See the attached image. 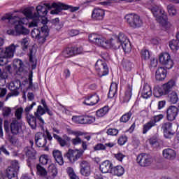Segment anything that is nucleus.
I'll list each match as a JSON object with an SVG mask.
<instances>
[{
    "label": "nucleus",
    "mask_w": 179,
    "mask_h": 179,
    "mask_svg": "<svg viewBox=\"0 0 179 179\" xmlns=\"http://www.w3.org/2000/svg\"><path fill=\"white\" fill-rule=\"evenodd\" d=\"M116 38L117 41L113 38L107 40L106 38L96 34H92L89 36V41L90 43L98 45V47H101V48H104L105 50L108 48L118 50L120 48L122 44L128 41V38L122 32H120Z\"/></svg>",
    "instance_id": "1"
},
{
    "label": "nucleus",
    "mask_w": 179,
    "mask_h": 179,
    "mask_svg": "<svg viewBox=\"0 0 179 179\" xmlns=\"http://www.w3.org/2000/svg\"><path fill=\"white\" fill-rule=\"evenodd\" d=\"M52 135L54 139L57 141V143H59V145H60V146H62V148H64V146H66V145H68L67 142H71L73 146H78V145H81V148H83L81 150H83L84 153L85 150H87V142L83 141L82 138H80V137L83 135V133L82 131H80L78 133V135H76V138H73L72 140H71V137L66 135L63 136V138L64 139L59 136L58 134H55L53 133Z\"/></svg>",
    "instance_id": "2"
},
{
    "label": "nucleus",
    "mask_w": 179,
    "mask_h": 179,
    "mask_svg": "<svg viewBox=\"0 0 179 179\" xmlns=\"http://www.w3.org/2000/svg\"><path fill=\"white\" fill-rule=\"evenodd\" d=\"M41 17L42 19L41 23L43 26L41 28H34L31 31V36L32 38L37 40L40 44H44L45 43V40H47V37L50 36V29L47 25V23H48V18L45 16Z\"/></svg>",
    "instance_id": "3"
},
{
    "label": "nucleus",
    "mask_w": 179,
    "mask_h": 179,
    "mask_svg": "<svg viewBox=\"0 0 179 179\" xmlns=\"http://www.w3.org/2000/svg\"><path fill=\"white\" fill-rule=\"evenodd\" d=\"M174 86H176V80L171 79L161 87H155L153 95L157 99L162 97V96H166V94H169L173 90Z\"/></svg>",
    "instance_id": "4"
},
{
    "label": "nucleus",
    "mask_w": 179,
    "mask_h": 179,
    "mask_svg": "<svg viewBox=\"0 0 179 179\" xmlns=\"http://www.w3.org/2000/svg\"><path fill=\"white\" fill-rule=\"evenodd\" d=\"M151 12L153 16L155 17V20H157V23H159L163 27L167 26L169 17H167V13L163 8L157 6H152Z\"/></svg>",
    "instance_id": "5"
},
{
    "label": "nucleus",
    "mask_w": 179,
    "mask_h": 179,
    "mask_svg": "<svg viewBox=\"0 0 179 179\" xmlns=\"http://www.w3.org/2000/svg\"><path fill=\"white\" fill-rule=\"evenodd\" d=\"M13 23H17V24H15L14 27L15 29H10L7 30V34H8V36H27V34L30 33V30L27 29L26 27H24V26H23V21H14Z\"/></svg>",
    "instance_id": "6"
},
{
    "label": "nucleus",
    "mask_w": 179,
    "mask_h": 179,
    "mask_svg": "<svg viewBox=\"0 0 179 179\" xmlns=\"http://www.w3.org/2000/svg\"><path fill=\"white\" fill-rule=\"evenodd\" d=\"M80 54H83V47L82 46L67 47L62 52L64 58H71V57L80 55Z\"/></svg>",
    "instance_id": "7"
},
{
    "label": "nucleus",
    "mask_w": 179,
    "mask_h": 179,
    "mask_svg": "<svg viewBox=\"0 0 179 179\" xmlns=\"http://www.w3.org/2000/svg\"><path fill=\"white\" fill-rule=\"evenodd\" d=\"M124 19L127 20L130 27L136 29V27H141L143 23L141 17L135 13L127 14L125 15Z\"/></svg>",
    "instance_id": "8"
},
{
    "label": "nucleus",
    "mask_w": 179,
    "mask_h": 179,
    "mask_svg": "<svg viewBox=\"0 0 179 179\" xmlns=\"http://www.w3.org/2000/svg\"><path fill=\"white\" fill-rule=\"evenodd\" d=\"M75 124H80L83 125L93 124L96 122V117L92 115H74L71 118Z\"/></svg>",
    "instance_id": "9"
},
{
    "label": "nucleus",
    "mask_w": 179,
    "mask_h": 179,
    "mask_svg": "<svg viewBox=\"0 0 179 179\" xmlns=\"http://www.w3.org/2000/svg\"><path fill=\"white\" fill-rule=\"evenodd\" d=\"M159 63L163 65L166 69H171L174 66V62L169 52L162 53L159 57Z\"/></svg>",
    "instance_id": "10"
},
{
    "label": "nucleus",
    "mask_w": 179,
    "mask_h": 179,
    "mask_svg": "<svg viewBox=\"0 0 179 179\" xmlns=\"http://www.w3.org/2000/svg\"><path fill=\"white\" fill-rule=\"evenodd\" d=\"M19 171V164L17 161L12 162L11 166H8L6 170V177L8 179H19L17 178V172Z\"/></svg>",
    "instance_id": "11"
},
{
    "label": "nucleus",
    "mask_w": 179,
    "mask_h": 179,
    "mask_svg": "<svg viewBox=\"0 0 179 179\" xmlns=\"http://www.w3.org/2000/svg\"><path fill=\"white\" fill-rule=\"evenodd\" d=\"M83 150H71L64 155V157H67L70 163H75V162L79 160L82 156H83Z\"/></svg>",
    "instance_id": "12"
},
{
    "label": "nucleus",
    "mask_w": 179,
    "mask_h": 179,
    "mask_svg": "<svg viewBox=\"0 0 179 179\" xmlns=\"http://www.w3.org/2000/svg\"><path fill=\"white\" fill-rule=\"evenodd\" d=\"M137 163L141 167H148V166H150L152 163H153V158L150 155L146 153L140 154L137 158Z\"/></svg>",
    "instance_id": "13"
},
{
    "label": "nucleus",
    "mask_w": 179,
    "mask_h": 179,
    "mask_svg": "<svg viewBox=\"0 0 179 179\" xmlns=\"http://www.w3.org/2000/svg\"><path fill=\"white\" fill-rule=\"evenodd\" d=\"M95 69L96 72H98V75L99 76L103 77L107 76L109 72L108 66H107V63L106 62L99 59L95 64Z\"/></svg>",
    "instance_id": "14"
},
{
    "label": "nucleus",
    "mask_w": 179,
    "mask_h": 179,
    "mask_svg": "<svg viewBox=\"0 0 179 179\" xmlns=\"http://www.w3.org/2000/svg\"><path fill=\"white\" fill-rule=\"evenodd\" d=\"M36 13H34V17H45L48 13V10L51 9V5L50 3H43V5H38L36 6Z\"/></svg>",
    "instance_id": "15"
},
{
    "label": "nucleus",
    "mask_w": 179,
    "mask_h": 179,
    "mask_svg": "<svg viewBox=\"0 0 179 179\" xmlns=\"http://www.w3.org/2000/svg\"><path fill=\"white\" fill-rule=\"evenodd\" d=\"M24 152L25 153L28 159H27V166L29 167V169H31V164H33V162L36 160V155L37 152H36V150L31 147H26L24 149Z\"/></svg>",
    "instance_id": "16"
},
{
    "label": "nucleus",
    "mask_w": 179,
    "mask_h": 179,
    "mask_svg": "<svg viewBox=\"0 0 179 179\" xmlns=\"http://www.w3.org/2000/svg\"><path fill=\"white\" fill-rule=\"evenodd\" d=\"M35 143L38 148H45L46 152L50 150L48 147H45L47 145V140H45L44 133L38 132L35 134Z\"/></svg>",
    "instance_id": "17"
},
{
    "label": "nucleus",
    "mask_w": 179,
    "mask_h": 179,
    "mask_svg": "<svg viewBox=\"0 0 179 179\" xmlns=\"http://www.w3.org/2000/svg\"><path fill=\"white\" fill-rule=\"evenodd\" d=\"M179 109L176 106H170L166 110V120L173 122L178 115Z\"/></svg>",
    "instance_id": "18"
},
{
    "label": "nucleus",
    "mask_w": 179,
    "mask_h": 179,
    "mask_svg": "<svg viewBox=\"0 0 179 179\" xmlns=\"http://www.w3.org/2000/svg\"><path fill=\"white\" fill-rule=\"evenodd\" d=\"M84 99L83 104H85V106H96L100 101V97L96 93L89 94Z\"/></svg>",
    "instance_id": "19"
},
{
    "label": "nucleus",
    "mask_w": 179,
    "mask_h": 179,
    "mask_svg": "<svg viewBox=\"0 0 179 179\" xmlns=\"http://www.w3.org/2000/svg\"><path fill=\"white\" fill-rule=\"evenodd\" d=\"M162 129L164 131V136L166 139H171L172 136H174V132L173 131V123L166 122L162 124Z\"/></svg>",
    "instance_id": "20"
},
{
    "label": "nucleus",
    "mask_w": 179,
    "mask_h": 179,
    "mask_svg": "<svg viewBox=\"0 0 179 179\" xmlns=\"http://www.w3.org/2000/svg\"><path fill=\"white\" fill-rule=\"evenodd\" d=\"M15 51H16L15 44H11L10 46L6 48V49L0 48V57H13L15 55Z\"/></svg>",
    "instance_id": "21"
},
{
    "label": "nucleus",
    "mask_w": 179,
    "mask_h": 179,
    "mask_svg": "<svg viewBox=\"0 0 179 179\" xmlns=\"http://www.w3.org/2000/svg\"><path fill=\"white\" fill-rule=\"evenodd\" d=\"M113 167L114 165H113V162L110 160H106L100 164L99 169L103 174H106V173H110V174H111Z\"/></svg>",
    "instance_id": "22"
},
{
    "label": "nucleus",
    "mask_w": 179,
    "mask_h": 179,
    "mask_svg": "<svg viewBox=\"0 0 179 179\" xmlns=\"http://www.w3.org/2000/svg\"><path fill=\"white\" fill-rule=\"evenodd\" d=\"M80 173L85 177H89L91 174L90 164L86 161L81 162L80 164Z\"/></svg>",
    "instance_id": "23"
},
{
    "label": "nucleus",
    "mask_w": 179,
    "mask_h": 179,
    "mask_svg": "<svg viewBox=\"0 0 179 179\" xmlns=\"http://www.w3.org/2000/svg\"><path fill=\"white\" fill-rule=\"evenodd\" d=\"M167 78V70L164 67H159L155 72V79L158 82H163Z\"/></svg>",
    "instance_id": "24"
},
{
    "label": "nucleus",
    "mask_w": 179,
    "mask_h": 179,
    "mask_svg": "<svg viewBox=\"0 0 179 179\" xmlns=\"http://www.w3.org/2000/svg\"><path fill=\"white\" fill-rule=\"evenodd\" d=\"M8 58H13V56L0 57V78H1V79H5L3 66L8 64Z\"/></svg>",
    "instance_id": "25"
},
{
    "label": "nucleus",
    "mask_w": 179,
    "mask_h": 179,
    "mask_svg": "<svg viewBox=\"0 0 179 179\" xmlns=\"http://www.w3.org/2000/svg\"><path fill=\"white\" fill-rule=\"evenodd\" d=\"M163 157L169 160H174L177 154L176 151L171 148H166L162 151Z\"/></svg>",
    "instance_id": "26"
},
{
    "label": "nucleus",
    "mask_w": 179,
    "mask_h": 179,
    "mask_svg": "<svg viewBox=\"0 0 179 179\" xmlns=\"http://www.w3.org/2000/svg\"><path fill=\"white\" fill-rule=\"evenodd\" d=\"M104 10L101 8H95L92 11V17L94 20H103L104 19Z\"/></svg>",
    "instance_id": "27"
},
{
    "label": "nucleus",
    "mask_w": 179,
    "mask_h": 179,
    "mask_svg": "<svg viewBox=\"0 0 179 179\" xmlns=\"http://www.w3.org/2000/svg\"><path fill=\"white\" fill-rule=\"evenodd\" d=\"M22 129V124L17 120H13L10 124V131L13 135H17Z\"/></svg>",
    "instance_id": "28"
},
{
    "label": "nucleus",
    "mask_w": 179,
    "mask_h": 179,
    "mask_svg": "<svg viewBox=\"0 0 179 179\" xmlns=\"http://www.w3.org/2000/svg\"><path fill=\"white\" fill-rule=\"evenodd\" d=\"M26 119L31 129H36V128H37V117L27 114Z\"/></svg>",
    "instance_id": "29"
},
{
    "label": "nucleus",
    "mask_w": 179,
    "mask_h": 179,
    "mask_svg": "<svg viewBox=\"0 0 179 179\" xmlns=\"http://www.w3.org/2000/svg\"><path fill=\"white\" fill-rule=\"evenodd\" d=\"M132 97V85H128L124 92V96L123 97V103H129V100Z\"/></svg>",
    "instance_id": "30"
},
{
    "label": "nucleus",
    "mask_w": 179,
    "mask_h": 179,
    "mask_svg": "<svg viewBox=\"0 0 179 179\" xmlns=\"http://www.w3.org/2000/svg\"><path fill=\"white\" fill-rule=\"evenodd\" d=\"M124 173L125 169H124V167H122V166L121 165H117L116 166H113L110 174L116 176L117 177H121V176H124Z\"/></svg>",
    "instance_id": "31"
},
{
    "label": "nucleus",
    "mask_w": 179,
    "mask_h": 179,
    "mask_svg": "<svg viewBox=\"0 0 179 179\" xmlns=\"http://www.w3.org/2000/svg\"><path fill=\"white\" fill-rule=\"evenodd\" d=\"M141 96L143 99H149L152 96V87L148 84H145L143 86Z\"/></svg>",
    "instance_id": "32"
},
{
    "label": "nucleus",
    "mask_w": 179,
    "mask_h": 179,
    "mask_svg": "<svg viewBox=\"0 0 179 179\" xmlns=\"http://www.w3.org/2000/svg\"><path fill=\"white\" fill-rule=\"evenodd\" d=\"M117 92H118V84H117V83H112L108 94V99H113V97H115Z\"/></svg>",
    "instance_id": "33"
},
{
    "label": "nucleus",
    "mask_w": 179,
    "mask_h": 179,
    "mask_svg": "<svg viewBox=\"0 0 179 179\" xmlns=\"http://www.w3.org/2000/svg\"><path fill=\"white\" fill-rule=\"evenodd\" d=\"M52 155L54 159L59 166L64 165V158L62 157V152L61 151L58 150H53Z\"/></svg>",
    "instance_id": "34"
},
{
    "label": "nucleus",
    "mask_w": 179,
    "mask_h": 179,
    "mask_svg": "<svg viewBox=\"0 0 179 179\" xmlns=\"http://www.w3.org/2000/svg\"><path fill=\"white\" fill-rule=\"evenodd\" d=\"M154 127H156L155 124H153L151 120H150L148 122L143 125L142 134L143 135H146V134H148V132H149L152 128H154Z\"/></svg>",
    "instance_id": "35"
},
{
    "label": "nucleus",
    "mask_w": 179,
    "mask_h": 179,
    "mask_svg": "<svg viewBox=\"0 0 179 179\" xmlns=\"http://www.w3.org/2000/svg\"><path fill=\"white\" fill-rule=\"evenodd\" d=\"M108 111H110V108L108 106H106L97 110L96 111V115L98 118H101L102 117H104L106 114H108Z\"/></svg>",
    "instance_id": "36"
},
{
    "label": "nucleus",
    "mask_w": 179,
    "mask_h": 179,
    "mask_svg": "<svg viewBox=\"0 0 179 179\" xmlns=\"http://www.w3.org/2000/svg\"><path fill=\"white\" fill-rule=\"evenodd\" d=\"M168 99L171 104H177L178 102V94L176 91H173L171 93H169Z\"/></svg>",
    "instance_id": "37"
},
{
    "label": "nucleus",
    "mask_w": 179,
    "mask_h": 179,
    "mask_svg": "<svg viewBox=\"0 0 179 179\" xmlns=\"http://www.w3.org/2000/svg\"><path fill=\"white\" fill-rule=\"evenodd\" d=\"M122 66L123 69L127 72H130V71L132 69V63L128 59H124L122 61Z\"/></svg>",
    "instance_id": "38"
},
{
    "label": "nucleus",
    "mask_w": 179,
    "mask_h": 179,
    "mask_svg": "<svg viewBox=\"0 0 179 179\" xmlns=\"http://www.w3.org/2000/svg\"><path fill=\"white\" fill-rule=\"evenodd\" d=\"M131 117H132V110H129L124 115L121 116L120 118V122H123V124H127L128 121L131 120Z\"/></svg>",
    "instance_id": "39"
},
{
    "label": "nucleus",
    "mask_w": 179,
    "mask_h": 179,
    "mask_svg": "<svg viewBox=\"0 0 179 179\" xmlns=\"http://www.w3.org/2000/svg\"><path fill=\"white\" fill-rule=\"evenodd\" d=\"M50 22L52 24L55 26L56 30H61V29L64 27V24L59 21V18L58 17L51 20Z\"/></svg>",
    "instance_id": "40"
},
{
    "label": "nucleus",
    "mask_w": 179,
    "mask_h": 179,
    "mask_svg": "<svg viewBox=\"0 0 179 179\" xmlns=\"http://www.w3.org/2000/svg\"><path fill=\"white\" fill-rule=\"evenodd\" d=\"M33 48L29 49V53L28 57L29 58V62H31V69H36L37 68V60H34L33 58Z\"/></svg>",
    "instance_id": "41"
},
{
    "label": "nucleus",
    "mask_w": 179,
    "mask_h": 179,
    "mask_svg": "<svg viewBox=\"0 0 179 179\" xmlns=\"http://www.w3.org/2000/svg\"><path fill=\"white\" fill-rule=\"evenodd\" d=\"M127 142H128V136L126 134H122L117 138V144L119 146H124Z\"/></svg>",
    "instance_id": "42"
},
{
    "label": "nucleus",
    "mask_w": 179,
    "mask_h": 179,
    "mask_svg": "<svg viewBox=\"0 0 179 179\" xmlns=\"http://www.w3.org/2000/svg\"><path fill=\"white\" fill-rule=\"evenodd\" d=\"M66 173L70 179H79V176L76 175V173H75V171L73 170V168L68 167L66 169Z\"/></svg>",
    "instance_id": "43"
},
{
    "label": "nucleus",
    "mask_w": 179,
    "mask_h": 179,
    "mask_svg": "<svg viewBox=\"0 0 179 179\" xmlns=\"http://www.w3.org/2000/svg\"><path fill=\"white\" fill-rule=\"evenodd\" d=\"M37 174L41 177H45L47 176V170L40 164L36 165Z\"/></svg>",
    "instance_id": "44"
},
{
    "label": "nucleus",
    "mask_w": 179,
    "mask_h": 179,
    "mask_svg": "<svg viewBox=\"0 0 179 179\" xmlns=\"http://www.w3.org/2000/svg\"><path fill=\"white\" fill-rule=\"evenodd\" d=\"M163 118H164V115L159 114L152 116L150 120L153 122L154 124H155L156 127V125H157V122H160Z\"/></svg>",
    "instance_id": "45"
},
{
    "label": "nucleus",
    "mask_w": 179,
    "mask_h": 179,
    "mask_svg": "<svg viewBox=\"0 0 179 179\" xmlns=\"http://www.w3.org/2000/svg\"><path fill=\"white\" fill-rule=\"evenodd\" d=\"M141 59L144 61H148V59H150V52L147 49H143L141 52Z\"/></svg>",
    "instance_id": "46"
},
{
    "label": "nucleus",
    "mask_w": 179,
    "mask_h": 179,
    "mask_svg": "<svg viewBox=\"0 0 179 179\" xmlns=\"http://www.w3.org/2000/svg\"><path fill=\"white\" fill-rule=\"evenodd\" d=\"M45 114V108H43L41 105L38 106L36 111L34 112L35 117H41V115H44Z\"/></svg>",
    "instance_id": "47"
},
{
    "label": "nucleus",
    "mask_w": 179,
    "mask_h": 179,
    "mask_svg": "<svg viewBox=\"0 0 179 179\" xmlns=\"http://www.w3.org/2000/svg\"><path fill=\"white\" fill-rule=\"evenodd\" d=\"M179 42L178 41L176 40H172L171 41H169V47L171 48V50H172V51H178L179 47Z\"/></svg>",
    "instance_id": "48"
},
{
    "label": "nucleus",
    "mask_w": 179,
    "mask_h": 179,
    "mask_svg": "<svg viewBox=\"0 0 179 179\" xmlns=\"http://www.w3.org/2000/svg\"><path fill=\"white\" fill-rule=\"evenodd\" d=\"M106 134L108 136H117L120 134V130L115 128H109L107 129Z\"/></svg>",
    "instance_id": "49"
},
{
    "label": "nucleus",
    "mask_w": 179,
    "mask_h": 179,
    "mask_svg": "<svg viewBox=\"0 0 179 179\" xmlns=\"http://www.w3.org/2000/svg\"><path fill=\"white\" fill-rule=\"evenodd\" d=\"M39 162L41 164L45 166L46 164H48L50 162H51V159H48V155H43L39 157Z\"/></svg>",
    "instance_id": "50"
},
{
    "label": "nucleus",
    "mask_w": 179,
    "mask_h": 179,
    "mask_svg": "<svg viewBox=\"0 0 179 179\" xmlns=\"http://www.w3.org/2000/svg\"><path fill=\"white\" fill-rule=\"evenodd\" d=\"M49 171L53 178L58 175V169L54 164L49 165Z\"/></svg>",
    "instance_id": "51"
},
{
    "label": "nucleus",
    "mask_w": 179,
    "mask_h": 179,
    "mask_svg": "<svg viewBox=\"0 0 179 179\" xmlns=\"http://www.w3.org/2000/svg\"><path fill=\"white\" fill-rule=\"evenodd\" d=\"M120 47H122L124 52L127 53V52H130L131 48V43L128 42V41H127L126 42H124V43H122V45H120Z\"/></svg>",
    "instance_id": "52"
},
{
    "label": "nucleus",
    "mask_w": 179,
    "mask_h": 179,
    "mask_svg": "<svg viewBox=\"0 0 179 179\" xmlns=\"http://www.w3.org/2000/svg\"><path fill=\"white\" fill-rule=\"evenodd\" d=\"M15 19H17V16H13L12 14L6 13L1 17V21L5 22V20H15Z\"/></svg>",
    "instance_id": "53"
},
{
    "label": "nucleus",
    "mask_w": 179,
    "mask_h": 179,
    "mask_svg": "<svg viewBox=\"0 0 179 179\" xmlns=\"http://www.w3.org/2000/svg\"><path fill=\"white\" fill-rule=\"evenodd\" d=\"M168 13L170 16H176L177 13V10H176V7L173 5H169L167 6Z\"/></svg>",
    "instance_id": "54"
},
{
    "label": "nucleus",
    "mask_w": 179,
    "mask_h": 179,
    "mask_svg": "<svg viewBox=\"0 0 179 179\" xmlns=\"http://www.w3.org/2000/svg\"><path fill=\"white\" fill-rule=\"evenodd\" d=\"M150 145L152 146V148H157L159 146V141L157 140V137L152 136L149 139Z\"/></svg>",
    "instance_id": "55"
},
{
    "label": "nucleus",
    "mask_w": 179,
    "mask_h": 179,
    "mask_svg": "<svg viewBox=\"0 0 179 179\" xmlns=\"http://www.w3.org/2000/svg\"><path fill=\"white\" fill-rule=\"evenodd\" d=\"M21 45L23 51H26L29 48V39L27 38H24L21 41Z\"/></svg>",
    "instance_id": "56"
},
{
    "label": "nucleus",
    "mask_w": 179,
    "mask_h": 179,
    "mask_svg": "<svg viewBox=\"0 0 179 179\" xmlns=\"http://www.w3.org/2000/svg\"><path fill=\"white\" fill-rule=\"evenodd\" d=\"M57 9L60 10V12H62V10H69V5L64 3H57Z\"/></svg>",
    "instance_id": "57"
},
{
    "label": "nucleus",
    "mask_w": 179,
    "mask_h": 179,
    "mask_svg": "<svg viewBox=\"0 0 179 179\" xmlns=\"http://www.w3.org/2000/svg\"><path fill=\"white\" fill-rule=\"evenodd\" d=\"M31 19H32V21L29 23V27H37L40 18L36 17Z\"/></svg>",
    "instance_id": "58"
},
{
    "label": "nucleus",
    "mask_w": 179,
    "mask_h": 179,
    "mask_svg": "<svg viewBox=\"0 0 179 179\" xmlns=\"http://www.w3.org/2000/svg\"><path fill=\"white\" fill-rule=\"evenodd\" d=\"M23 13L27 19H33V17H34V14H33V12H31V10L30 9H24L23 11Z\"/></svg>",
    "instance_id": "59"
},
{
    "label": "nucleus",
    "mask_w": 179,
    "mask_h": 179,
    "mask_svg": "<svg viewBox=\"0 0 179 179\" xmlns=\"http://www.w3.org/2000/svg\"><path fill=\"white\" fill-rule=\"evenodd\" d=\"M8 141L13 146H15L16 143H17V138L15 136L9 135L8 136Z\"/></svg>",
    "instance_id": "60"
},
{
    "label": "nucleus",
    "mask_w": 179,
    "mask_h": 179,
    "mask_svg": "<svg viewBox=\"0 0 179 179\" xmlns=\"http://www.w3.org/2000/svg\"><path fill=\"white\" fill-rule=\"evenodd\" d=\"M22 114H23V108H22V107L18 108L15 110V116L16 117L17 120L22 119Z\"/></svg>",
    "instance_id": "61"
},
{
    "label": "nucleus",
    "mask_w": 179,
    "mask_h": 179,
    "mask_svg": "<svg viewBox=\"0 0 179 179\" xmlns=\"http://www.w3.org/2000/svg\"><path fill=\"white\" fill-rule=\"evenodd\" d=\"M114 157L116 159V160L122 163V160H124L125 155L122 154V152H117V154L114 155Z\"/></svg>",
    "instance_id": "62"
},
{
    "label": "nucleus",
    "mask_w": 179,
    "mask_h": 179,
    "mask_svg": "<svg viewBox=\"0 0 179 179\" xmlns=\"http://www.w3.org/2000/svg\"><path fill=\"white\" fill-rule=\"evenodd\" d=\"M29 87L28 89H33V71H30L28 76Z\"/></svg>",
    "instance_id": "63"
},
{
    "label": "nucleus",
    "mask_w": 179,
    "mask_h": 179,
    "mask_svg": "<svg viewBox=\"0 0 179 179\" xmlns=\"http://www.w3.org/2000/svg\"><path fill=\"white\" fill-rule=\"evenodd\" d=\"M106 147L103 143H98L94 147V150H106Z\"/></svg>",
    "instance_id": "64"
}]
</instances>
